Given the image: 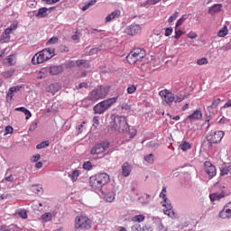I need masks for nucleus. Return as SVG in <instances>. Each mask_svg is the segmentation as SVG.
Masks as SVG:
<instances>
[{
	"mask_svg": "<svg viewBox=\"0 0 231 231\" xmlns=\"http://www.w3.org/2000/svg\"><path fill=\"white\" fill-rule=\"evenodd\" d=\"M109 176L107 173H97L89 179V184L93 190L100 192L106 183H109Z\"/></svg>",
	"mask_w": 231,
	"mask_h": 231,
	"instance_id": "nucleus-1",
	"label": "nucleus"
},
{
	"mask_svg": "<svg viewBox=\"0 0 231 231\" xmlns=\"http://www.w3.org/2000/svg\"><path fill=\"white\" fill-rule=\"evenodd\" d=\"M112 117L111 129L118 133H127L129 131V124H127V119L125 116L113 115Z\"/></svg>",
	"mask_w": 231,
	"mask_h": 231,
	"instance_id": "nucleus-2",
	"label": "nucleus"
},
{
	"mask_svg": "<svg viewBox=\"0 0 231 231\" xmlns=\"http://www.w3.org/2000/svg\"><path fill=\"white\" fill-rule=\"evenodd\" d=\"M146 55L147 53L145 52V50L135 48L126 56V60L129 64H136V62H142Z\"/></svg>",
	"mask_w": 231,
	"mask_h": 231,
	"instance_id": "nucleus-3",
	"label": "nucleus"
},
{
	"mask_svg": "<svg viewBox=\"0 0 231 231\" xmlns=\"http://www.w3.org/2000/svg\"><path fill=\"white\" fill-rule=\"evenodd\" d=\"M116 100H118L117 97H111L97 103L93 107L95 115H104L106 111H107V109L113 106V104H116Z\"/></svg>",
	"mask_w": 231,
	"mask_h": 231,
	"instance_id": "nucleus-4",
	"label": "nucleus"
},
{
	"mask_svg": "<svg viewBox=\"0 0 231 231\" xmlns=\"http://www.w3.org/2000/svg\"><path fill=\"white\" fill-rule=\"evenodd\" d=\"M160 198L163 199V202H162V207H164L163 214L165 216H168L169 217H174L175 213L174 210H172V205L169 203V199H167V187H163L162 192L160 193Z\"/></svg>",
	"mask_w": 231,
	"mask_h": 231,
	"instance_id": "nucleus-5",
	"label": "nucleus"
},
{
	"mask_svg": "<svg viewBox=\"0 0 231 231\" xmlns=\"http://www.w3.org/2000/svg\"><path fill=\"white\" fill-rule=\"evenodd\" d=\"M107 93H109L108 87L97 86L88 95L90 96L91 100H94V102H98V100L106 98V97H107Z\"/></svg>",
	"mask_w": 231,
	"mask_h": 231,
	"instance_id": "nucleus-6",
	"label": "nucleus"
},
{
	"mask_svg": "<svg viewBox=\"0 0 231 231\" xmlns=\"http://www.w3.org/2000/svg\"><path fill=\"white\" fill-rule=\"evenodd\" d=\"M76 228H81V230H89L91 228V219L86 216L77 217L75 219Z\"/></svg>",
	"mask_w": 231,
	"mask_h": 231,
	"instance_id": "nucleus-7",
	"label": "nucleus"
},
{
	"mask_svg": "<svg viewBox=\"0 0 231 231\" xmlns=\"http://www.w3.org/2000/svg\"><path fill=\"white\" fill-rule=\"evenodd\" d=\"M223 136H225V132L223 131L215 132L208 135L207 140L209 147H212V143H219L223 140Z\"/></svg>",
	"mask_w": 231,
	"mask_h": 231,
	"instance_id": "nucleus-8",
	"label": "nucleus"
},
{
	"mask_svg": "<svg viewBox=\"0 0 231 231\" xmlns=\"http://www.w3.org/2000/svg\"><path fill=\"white\" fill-rule=\"evenodd\" d=\"M159 95L162 100V102H165L168 106H171L174 100H176V97H174V94L172 92L163 89L159 92Z\"/></svg>",
	"mask_w": 231,
	"mask_h": 231,
	"instance_id": "nucleus-9",
	"label": "nucleus"
},
{
	"mask_svg": "<svg viewBox=\"0 0 231 231\" xmlns=\"http://www.w3.org/2000/svg\"><path fill=\"white\" fill-rule=\"evenodd\" d=\"M14 30H17V23H12L8 28L5 30L0 37V42H10V33H12Z\"/></svg>",
	"mask_w": 231,
	"mask_h": 231,
	"instance_id": "nucleus-10",
	"label": "nucleus"
},
{
	"mask_svg": "<svg viewBox=\"0 0 231 231\" xmlns=\"http://www.w3.org/2000/svg\"><path fill=\"white\" fill-rule=\"evenodd\" d=\"M106 149H109V143H97L91 149L90 154H103V152H106Z\"/></svg>",
	"mask_w": 231,
	"mask_h": 231,
	"instance_id": "nucleus-11",
	"label": "nucleus"
},
{
	"mask_svg": "<svg viewBox=\"0 0 231 231\" xmlns=\"http://www.w3.org/2000/svg\"><path fill=\"white\" fill-rule=\"evenodd\" d=\"M44 69L47 73H50V75L55 76L60 75V73L64 71V67L62 65H51Z\"/></svg>",
	"mask_w": 231,
	"mask_h": 231,
	"instance_id": "nucleus-12",
	"label": "nucleus"
},
{
	"mask_svg": "<svg viewBox=\"0 0 231 231\" xmlns=\"http://www.w3.org/2000/svg\"><path fill=\"white\" fill-rule=\"evenodd\" d=\"M205 172L209 176V179L212 180L217 174L216 166L212 162L207 161L204 162Z\"/></svg>",
	"mask_w": 231,
	"mask_h": 231,
	"instance_id": "nucleus-13",
	"label": "nucleus"
},
{
	"mask_svg": "<svg viewBox=\"0 0 231 231\" xmlns=\"http://www.w3.org/2000/svg\"><path fill=\"white\" fill-rule=\"evenodd\" d=\"M219 217L222 219H230L231 217V202L227 203L219 212Z\"/></svg>",
	"mask_w": 231,
	"mask_h": 231,
	"instance_id": "nucleus-14",
	"label": "nucleus"
},
{
	"mask_svg": "<svg viewBox=\"0 0 231 231\" xmlns=\"http://www.w3.org/2000/svg\"><path fill=\"white\" fill-rule=\"evenodd\" d=\"M47 58L43 54L42 51L36 53L32 59V64H42L43 62H46Z\"/></svg>",
	"mask_w": 231,
	"mask_h": 231,
	"instance_id": "nucleus-15",
	"label": "nucleus"
},
{
	"mask_svg": "<svg viewBox=\"0 0 231 231\" xmlns=\"http://www.w3.org/2000/svg\"><path fill=\"white\" fill-rule=\"evenodd\" d=\"M133 171V165H131V163L129 162H124L122 165V176H124V178H127L129 176V174H131V171Z\"/></svg>",
	"mask_w": 231,
	"mask_h": 231,
	"instance_id": "nucleus-16",
	"label": "nucleus"
},
{
	"mask_svg": "<svg viewBox=\"0 0 231 231\" xmlns=\"http://www.w3.org/2000/svg\"><path fill=\"white\" fill-rule=\"evenodd\" d=\"M141 30L142 27H140V25L134 23L126 28L125 32L128 35H136V33H138Z\"/></svg>",
	"mask_w": 231,
	"mask_h": 231,
	"instance_id": "nucleus-17",
	"label": "nucleus"
},
{
	"mask_svg": "<svg viewBox=\"0 0 231 231\" xmlns=\"http://www.w3.org/2000/svg\"><path fill=\"white\" fill-rule=\"evenodd\" d=\"M203 118V113L201 110H195L191 115L187 116V120L194 122V120H201Z\"/></svg>",
	"mask_w": 231,
	"mask_h": 231,
	"instance_id": "nucleus-18",
	"label": "nucleus"
},
{
	"mask_svg": "<svg viewBox=\"0 0 231 231\" xmlns=\"http://www.w3.org/2000/svg\"><path fill=\"white\" fill-rule=\"evenodd\" d=\"M221 8H223V4H215L208 9V14L210 15H216L218 12H221Z\"/></svg>",
	"mask_w": 231,
	"mask_h": 231,
	"instance_id": "nucleus-19",
	"label": "nucleus"
},
{
	"mask_svg": "<svg viewBox=\"0 0 231 231\" xmlns=\"http://www.w3.org/2000/svg\"><path fill=\"white\" fill-rule=\"evenodd\" d=\"M42 52H43V55H45V59H47V60H50V59L55 56V49L53 48L42 50Z\"/></svg>",
	"mask_w": 231,
	"mask_h": 231,
	"instance_id": "nucleus-20",
	"label": "nucleus"
},
{
	"mask_svg": "<svg viewBox=\"0 0 231 231\" xmlns=\"http://www.w3.org/2000/svg\"><path fill=\"white\" fill-rule=\"evenodd\" d=\"M17 60L15 59V55H9L7 58L4 60L5 66H14L15 65V62Z\"/></svg>",
	"mask_w": 231,
	"mask_h": 231,
	"instance_id": "nucleus-21",
	"label": "nucleus"
},
{
	"mask_svg": "<svg viewBox=\"0 0 231 231\" xmlns=\"http://www.w3.org/2000/svg\"><path fill=\"white\" fill-rule=\"evenodd\" d=\"M116 17H120L119 10H116L108 14L105 19V23H111V21H113V19H116Z\"/></svg>",
	"mask_w": 231,
	"mask_h": 231,
	"instance_id": "nucleus-22",
	"label": "nucleus"
},
{
	"mask_svg": "<svg viewBox=\"0 0 231 231\" xmlns=\"http://www.w3.org/2000/svg\"><path fill=\"white\" fill-rule=\"evenodd\" d=\"M81 104H82L83 107H89V106H93V104H95V100L91 99V96L88 95V97H86L82 100Z\"/></svg>",
	"mask_w": 231,
	"mask_h": 231,
	"instance_id": "nucleus-23",
	"label": "nucleus"
},
{
	"mask_svg": "<svg viewBox=\"0 0 231 231\" xmlns=\"http://www.w3.org/2000/svg\"><path fill=\"white\" fill-rule=\"evenodd\" d=\"M15 111H21L22 113H23L26 116H25L26 120H29L30 118H32V112H30V110H28L24 106L17 107L15 108Z\"/></svg>",
	"mask_w": 231,
	"mask_h": 231,
	"instance_id": "nucleus-24",
	"label": "nucleus"
},
{
	"mask_svg": "<svg viewBox=\"0 0 231 231\" xmlns=\"http://www.w3.org/2000/svg\"><path fill=\"white\" fill-rule=\"evenodd\" d=\"M220 174L221 176H228V174H231V162L221 169Z\"/></svg>",
	"mask_w": 231,
	"mask_h": 231,
	"instance_id": "nucleus-25",
	"label": "nucleus"
},
{
	"mask_svg": "<svg viewBox=\"0 0 231 231\" xmlns=\"http://www.w3.org/2000/svg\"><path fill=\"white\" fill-rule=\"evenodd\" d=\"M115 191H109L104 196V199L107 201V203H113L115 201Z\"/></svg>",
	"mask_w": 231,
	"mask_h": 231,
	"instance_id": "nucleus-26",
	"label": "nucleus"
},
{
	"mask_svg": "<svg viewBox=\"0 0 231 231\" xmlns=\"http://www.w3.org/2000/svg\"><path fill=\"white\" fill-rule=\"evenodd\" d=\"M48 10H50V9H48L46 7L40 8L38 10L37 14H36V17H42V18L47 17L48 16Z\"/></svg>",
	"mask_w": 231,
	"mask_h": 231,
	"instance_id": "nucleus-27",
	"label": "nucleus"
},
{
	"mask_svg": "<svg viewBox=\"0 0 231 231\" xmlns=\"http://www.w3.org/2000/svg\"><path fill=\"white\" fill-rule=\"evenodd\" d=\"M31 190L34 192V194H42V186L41 185H32Z\"/></svg>",
	"mask_w": 231,
	"mask_h": 231,
	"instance_id": "nucleus-28",
	"label": "nucleus"
},
{
	"mask_svg": "<svg viewBox=\"0 0 231 231\" xmlns=\"http://www.w3.org/2000/svg\"><path fill=\"white\" fill-rule=\"evenodd\" d=\"M132 221H134V223H142V222L145 221V216L136 215L134 217H132Z\"/></svg>",
	"mask_w": 231,
	"mask_h": 231,
	"instance_id": "nucleus-29",
	"label": "nucleus"
},
{
	"mask_svg": "<svg viewBox=\"0 0 231 231\" xmlns=\"http://www.w3.org/2000/svg\"><path fill=\"white\" fill-rule=\"evenodd\" d=\"M76 66H78V68H80V66H83L84 68H89V63H88V60H76Z\"/></svg>",
	"mask_w": 231,
	"mask_h": 231,
	"instance_id": "nucleus-30",
	"label": "nucleus"
},
{
	"mask_svg": "<svg viewBox=\"0 0 231 231\" xmlns=\"http://www.w3.org/2000/svg\"><path fill=\"white\" fill-rule=\"evenodd\" d=\"M49 93H52V95H55L57 91H59V85L58 84H51L49 86Z\"/></svg>",
	"mask_w": 231,
	"mask_h": 231,
	"instance_id": "nucleus-31",
	"label": "nucleus"
},
{
	"mask_svg": "<svg viewBox=\"0 0 231 231\" xmlns=\"http://www.w3.org/2000/svg\"><path fill=\"white\" fill-rule=\"evenodd\" d=\"M144 162H146V163H150V164L154 163V154L150 153V154L144 156Z\"/></svg>",
	"mask_w": 231,
	"mask_h": 231,
	"instance_id": "nucleus-32",
	"label": "nucleus"
},
{
	"mask_svg": "<svg viewBox=\"0 0 231 231\" xmlns=\"http://www.w3.org/2000/svg\"><path fill=\"white\" fill-rule=\"evenodd\" d=\"M226 35H228V29L226 27H223L218 31L217 37H226Z\"/></svg>",
	"mask_w": 231,
	"mask_h": 231,
	"instance_id": "nucleus-33",
	"label": "nucleus"
},
{
	"mask_svg": "<svg viewBox=\"0 0 231 231\" xmlns=\"http://www.w3.org/2000/svg\"><path fill=\"white\" fill-rule=\"evenodd\" d=\"M191 145L187 143V141H184L181 144H180V149H181V151L185 152V151H189V149H190Z\"/></svg>",
	"mask_w": 231,
	"mask_h": 231,
	"instance_id": "nucleus-34",
	"label": "nucleus"
},
{
	"mask_svg": "<svg viewBox=\"0 0 231 231\" xmlns=\"http://www.w3.org/2000/svg\"><path fill=\"white\" fill-rule=\"evenodd\" d=\"M210 200L211 201H217L219 199H221V198H223V196H221V194L218 193H213L209 195Z\"/></svg>",
	"mask_w": 231,
	"mask_h": 231,
	"instance_id": "nucleus-35",
	"label": "nucleus"
},
{
	"mask_svg": "<svg viewBox=\"0 0 231 231\" xmlns=\"http://www.w3.org/2000/svg\"><path fill=\"white\" fill-rule=\"evenodd\" d=\"M46 147H50V141H43L36 145V149H44Z\"/></svg>",
	"mask_w": 231,
	"mask_h": 231,
	"instance_id": "nucleus-36",
	"label": "nucleus"
},
{
	"mask_svg": "<svg viewBox=\"0 0 231 231\" xmlns=\"http://www.w3.org/2000/svg\"><path fill=\"white\" fill-rule=\"evenodd\" d=\"M187 98V96L183 95V94H180L178 96H176L174 102L176 104H180V102H183V100Z\"/></svg>",
	"mask_w": 231,
	"mask_h": 231,
	"instance_id": "nucleus-37",
	"label": "nucleus"
},
{
	"mask_svg": "<svg viewBox=\"0 0 231 231\" xmlns=\"http://www.w3.org/2000/svg\"><path fill=\"white\" fill-rule=\"evenodd\" d=\"M219 102H221V98L214 99L211 106H209L208 107L210 109H217V106H219Z\"/></svg>",
	"mask_w": 231,
	"mask_h": 231,
	"instance_id": "nucleus-38",
	"label": "nucleus"
},
{
	"mask_svg": "<svg viewBox=\"0 0 231 231\" xmlns=\"http://www.w3.org/2000/svg\"><path fill=\"white\" fill-rule=\"evenodd\" d=\"M92 122H93L92 124L93 127L97 128L98 125H100V117L98 116H94L92 119Z\"/></svg>",
	"mask_w": 231,
	"mask_h": 231,
	"instance_id": "nucleus-39",
	"label": "nucleus"
},
{
	"mask_svg": "<svg viewBox=\"0 0 231 231\" xmlns=\"http://www.w3.org/2000/svg\"><path fill=\"white\" fill-rule=\"evenodd\" d=\"M14 73H15V70L10 69V70L3 72L2 75H3L4 79H10V77H12V75H14Z\"/></svg>",
	"mask_w": 231,
	"mask_h": 231,
	"instance_id": "nucleus-40",
	"label": "nucleus"
},
{
	"mask_svg": "<svg viewBox=\"0 0 231 231\" xmlns=\"http://www.w3.org/2000/svg\"><path fill=\"white\" fill-rule=\"evenodd\" d=\"M129 131V138L130 140H133V138H134L136 136V134H138V130H136L135 128H131Z\"/></svg>",
	"mask_w": 231,
	"mask_h": 231,
	"instance_id": "nucleus-41",
	"label": "nucleus"
},
{
	"mask_svg": "<svg viewBox=\"0 0 231 231\" xmlns=\"http://www.w3.org/2000/svg\"><path fill=\"white\" fill-rule=\"evenodd\" d=\"M94 5H97V0L89 1L85 6L82 7L83 12H86V10L89 9V7L93 6Z\"/></svg>",
	"mask_w": 231,
	"mask_h": 231,
	"instance_id": "nucleus-42",
	"label": "nucleus"
},
{
	"mask_svg": "<svg viewBox=\"0 0 231 231\" xmlns=\"http://www.w3.org/2000/svg\"><path fill=\"white\" fill-rule=\"evenodd\" d=\"M185 21H187V17H185V15H182L176 23L175 25V29L181 26V24H183V23H185Z\"/></svg>",
	"mask_w": 231,
	"mask_h": 231,
	"instance_id": "nucleus-43",
	"label": "nucleus"
},
{
	"mask_svg": "<svg viewBox=\"0 0 231 231\" xmlns=\"http://www.w3.org/2000/svg\"><path fill=\"white\" fill-rule=\"evenodd\" d=\"M79 176H80V171H79V170L73 171L71 175L72 181L79 180Z\"/></svg>",
	"mask_w": 231,
	"mask_h": 231,
	"instance_id": "nucleus-44",
	"label": "nucleus"
},
{
	"mask_svg": "<svg viewBox=\"0 0 231 231\" xmlns=\"http://www.w3.org/2000/svg\"><path fill=\"white\" fill-rule=\"evenodd\" d=\"M178 15H180V13H178V11H176L171 16H170V18L168 19V23H174V21H176V19H178Z\"/></svg>",
	"mask_w": 231,
	"mask_h": 231,
	"instance_id": "nucleus-45",
	"label": "nucleus"
},
{
	"mask_svg": "<svg viewBox=\"0 0 231 231\" xmlns=\"http://www.w3.org/2000/svg\"><path fill=\"white\" fill-rule=\"evenodd\" d=\"M83 169H85V171H91V169H93V164L91 162H86L83 163Z\"/></svg>",
	"mask_w": 231,
	"mask_h": 231,
	"instance_id": "nucleus-46",
	"label": "nucleus"
},
{
	"mask_svg": "<svg viewBox=\"0 0 231 231\" xmlns=\"http://www.w3.org/2000/svg\"><path fill=\"white\" fill-rule=\"evenodd\" d=\"M197 64L199 66H203L205 64H208V60H207V58H201V59L198 60Z\"/></svg>",
	"mask_w": 231,
	"mask_h": 231,
	"instance_id": "nucleus-47",
	"label": "nucleus"
},
{
	"mask_svg": "<svg viewBox=\"0 0 231 231\" xmlns=\"http://www.w3.org/2000/svg\"><path fill=\"white\" fill-rule=\"evenodd\" d=\"M42 219L43 221H51V213H45L42 216Z\"/></svg>",
	"mask_w": 231,
	"mask_h": 231,
	"instance_id": "nucleus-48",
	"label": "nucleus"
},
{
	"mask_svg": "<svg viewBox=\"0 0 231 231\" xmlns=\"http://www.w3.org/2000/svg\"><path fill=\"white\" fill-rule=\"evenodd\" d=\"M136 91V87L134 85H131L127 88V93L128 95H133Z\"/></svg>",
	"mask_w": 231,
	"mask_h": 231,
	"instance_id": "nucleus-49",
	"label": "nucleus"
},
{
	"mask_svg": "<svg viewBox=\"0 0 231 231\" xmlns=\"http://www.w3.org/2000/svg\"><path fill=\"white\" fill-rule=\"evenodd\" d=\"M59 42L58 37H51L48 42L47 44H57Z\"/></svg>",
	"mask_w": 231,
	"mask_h": 231,
	"instance_id": "nucleus-50",
	"label": "nucleus"
},
{
	"mask_svg": "<svg viewBox=\"0 0 231 231\" xmlns=\"http://www.w3.org/2000/svg\"><path fill=\"white\" fill-rule=\"evenodd\" d=\"M172 32H173L172 27L166 28L165 33H164L165 37H171V35H172Z\"/></svg>",
	"mask_w": 231,
	"mask_h": 231,
	"instance_id": "nucleus-51",
	"label": "nucleus"
},
{
	"mask_svg": "<svg viewBox=\"0 0 231 231\" xmlns=\"http://www.w3.org/2000/svg\"><path fill=\"white\" fill-rule=\"evenodd\" d=\"M183 31L181 30H177L175 31V35H174V38L178 41V39H180V37H181V35H183Z\"/></svg>",
	"mask_w": 231,
	"mask_h": 231,
	"instance_id": "nucleus-52",
	"label": "nucleus"
},
{
	"mask_svg": "<svg viewBox=\"0 0 231 231\" xmlns=\"http://www.w3.org/2000/svg\"><path fill=\"white\" fill-rule=\"evenodd\" d=\"M19 216H20V217H22V219H27L28 218V214L26 213V210H21L19 212Z\"/></svg>",
	"mask_w": 231,
	"mask_h": 231,
	"instance_id": "nucleus-53",
	"label": "nucleus"
},
{
	"mask_svg": "<svg viewBox=\"0 0 231 231\" xmlns=\"http://www.w3.org/2000/svg\"><path fill=\"white\" fill-rule=\"evenodd\" d=\"M66 68H75L77 66L76 61L70 60L65 64Z\"/></svg>",
	"mask_w": 231,
	"mask_h": 231,
	"instance_id": "nucleus-54",
	"label": "nucleus"
},
{
	"mask_svg": "<svg viewBox=\"0 0 231 231\" xmlns=\"http://www.w3.org/2000/svg\"><path fill=\"white\" fill-rule=\"evenodd\" d=\"M100 51L99 48H93L89 51L88 55H97Z\"/></svg>",
	"mask_w": 231,
	"mask_h": 231,
	"instance_id": "nucleus-55",
	"label": "nucleus"
},
{
	"mask_svg": "<svg viewBox=\"0 0 231 231\" xmlns=\"http://www.w3.org/2000/svg\"><path fill=\"white\" fill-rule=\"evenodd\" d=\"M187 37L189 39H197L198 37V33L194 32H190L187 34Z\"/></svg>",
	"mask_w": 231,
	"mask_h": 231,
	"instance_id": "nucleus-56",
	"label": "nucleus"
},
{
	"mask_svg": "<svg viewBox=\"0 0 231 231\" xmlns=\"http://www.w3.org/2000/svg\"><path fill=\"white\" fill-rule=\"evenodd\" d=\"M12 133H14V127L10 125L6 126L5 134H12Z\"/></svg>",
	"mask_w": 231,
	"mask_h": 231,
	"instance_id": "nucleus-57",
	"label": "nucleus"
},
{
	"mask_svg": "<svg viewBox=\"0 0 231 231\" xmlns=\"http://www.w3.org/2000/svg\"><path fill=\"white\" fill-rule=\"evenodd\" d=\"M7 231H19V228L15 225H11L7 226Z\"/></svg>",
	"mask_w": 231,
	"mask_h": 231,
	"instance_id": "nucleus-58",
	"label": "nucleus"
},
{
	"mask_svg": "<svg viewBox=\"0 0 231 231\" xmlns=\"http://www.w3.org/2000/svg\"><path fill=\"white\" fill-rule=\"evenodd\" d=\"M37 125H39V123H37V122L32 123L31 125V126L29 127V131H32V132L35 131V129H37Z\"/></svg>",
	"mask_w": 231,
	"mask_h": 231,
	"instance_id": "nucleus-59",
	"label": "nucleus"
},
{
	"mask_svg": "<svg viewBox=\"0 0 231 231\" xmlns=\"http://www.w3.org/2000/svg\"><path fill=\"white\" fill-rule=\"evenodd\" d=\"M160 1H162V0H147L146 5H158V3H160Z\"/></svg>",
	"mask_w": 231,
	"mask_h": 231,
	"instance_id": "nucleus-60",
	"label": "nucleus"
},
{
	"mask_svg": "<svg viewBox=\"0 0 231 231\" xmlns=\"http://www.w3.org/2000/svg\"><path fill=\"white\" fill-rule=\"evenodd\" d=\"M39 160H41V154L37 153V154L32 156V162L33 163L39 162Z\"/></svg>",
	"mask_w": 231,
	"mask_h": 231,
	"instance_id": "nucleus-61",
	"label": "nucleus"
},
{
	"mask_svg": "<svg viewBox=\"0 0 231 231\" xmlns=\"http://www.w3.org/2000/svg\"><path fill=\"white\" fill-rule=\"evenodd\" d=\"M140 230H142L140 224H136L132 226V231H140Z\"/></svg>",
	"mask_w": 231,
	"mask_h": 231,
	"instance_id": "nucleus-62",
	"label": "nucleus"
},
{
	"mask_svg": "<svg viewBox=\"0 0 231 231\" xmlns=\"http://www.w3.org/2000/svg\"><path fill=\"white\" fill-rule=\"evenodd\" d=\"M82 88H88V83L87 82H83V83H80L78 86V89H82Z\"/></svg>",
	"mask_w": 231,
	"mask_h": 231,
	"instance_id": "nucleus-63",
	"label": "nucleus"
},
{
	"mask_svg": "<svg viewBox=\"0 0 231 231\" xmlns=\"http://www.w3.org/2000/svg\"><path fill=\"white\" fill-rule=\"evenodd\" d=\"M5 181H14V175L10 174L5 178Z\"/></svg>",
	"mask_w": 231,
	"mask_h": 231,
	"instance_id": "nucleus-64",
	"label": "nucleus"
}]
</instances>
